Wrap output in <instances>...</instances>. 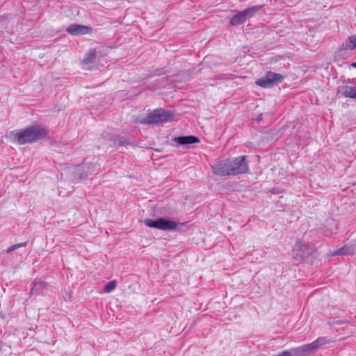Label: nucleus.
Returning a JSON list of instances; mask_svg holds the SVG:
<instances>
[{"instance_id":"nucleus-12","label":"nucleus","mask_w":356,"mask_h":356,"mask_svg":"<svg viewBox=\"0 0 356 356\" xmlns=\"http://www.w3.org/2000/svg\"><path fill=\"white\" fill-rule=\"evenodd\" d=\"M96 56H97V51L95 49H90L87 53L85 58L82 60L83 68L84 70H90V67H88V65L89 64L93 63L95 62Z\"/></svg>"},{"instance_id":"nucleus-4","label":"nucleus","mask_w":356,"mask_h":356,"mask_svg":"<svg viewBox=\"0 0 356 356\" xmlns=\"http://www.w3.org/2000/svg\"><path fill=\"white\" fill-rule=\"evenodd\" d=\"M93 168L94 165L92 164H83L70 168L67 172L72 174L71 180L77 183L86 179L93 172Z\"/></svg>"},{"instance_id":"nucleus-19","label":"nucleus","mask_w":356,"mask_h":356,"mask_svg":"<svg viewBox=\"0 0 356 356\" xmlns=\"http://www.w3.org/2000/svg\"><path fill=\"white\" fill-rule=\"evenodd\" d=\"M118 144L119 145H126V141L122 139V138H118Z\"/></svg>"},{"instance_id":"nucleus-18","label":"nucleus","mask_w":356,"mask_h":356,"mask_svg":"<svg viewBox=\"0 0 356 356\" xmlns=\"http://www.w3.org/2000/svg\"><path fill=\"white\" fill-rule=\"evenodd\" d=\"M26 245V242L22 243H17V244L13 245L10 247L8 248V249L7 250V252H10L12 251H14V250L18 249L19 248L24 247Z\"/></svg>"},{"instance_id":"nucleus-17","label":"nucleus","mask_w":356,"mask_h":356,"mask_svg":"<svg viewBox=\"0 0 356 356\" xmlns=\"http://www.w3.org/2000/svg\"><path fill=\"white\" fill-rule=\"evenodd\" d=\"M116 286L117 282L115 280L109 282L104 286V292L106 293H111L116 288Z\"/></svg>"},{"instance_id":"nucleus-7","label":"nucleus","mask_w":356,"mask_h":356,"mask_svg":"<svg viewBox=\"0 0 356 356\" xmlns=\"http://www.w3.org/2000/svg\"><path fill=\"white\" fill-rule=\"evenodd\" d=\"M284 76L278 73L268 72L265 76L257 79L255 83L261 88H271L282 82Z\"/></svg>"},{"instance_id":"nucleus-9","label":"nucleus","mask_w":356,"mask_h":356,"mask_svg":"<svg viewBox=\"0 0 356 356\" xmlns=\"http://www.w3.org/2000/svg\"><path fill=\"white\" fill-rule=\"evenodd\" d=\"M90 30L87 26L74 24L70 25L66 31L72 35H81L88 33Z\"/></svg>"},{"instance_id":"nucleus-2","label":"nucleus","mask_w":356,"mask_h":356,"mask_svg":"<svg viewBox=\"0 0 356 356\" xmlns=\"http://www.w3.org/2000/svg\"><path fill=\"white\" fill-rule=\"evenodd\" d=\"M47 134L45 128L38 125H33L17 133L15 139L20 145L34 143L44 138Z\"/></svg>"},{"instance_id":"nucleus-11","label":"nucleus","mask_w":356,"mask_h":356,"mask_svg":"<svg viewBox=\"0 0 356 356\" xmlns=\"http://www.w3.org/2000/svg\"><path fill=\"white\" fill-rule=\"evenodd\" d=\"M174 140L181 145L194 144L200 142L199 138L194 136L176 137Z\"/></svg>"},{"instance_id":"nucleus-21","label":"nucleus","mask_w":356,"mask_h":356,"mask_svg":"<svg viewBox=\"0 0 356 356\" xmlns=\"http://www.w3.org/2000/svg\"><path fill=\"white\" fill-rule=\"evenodd\" d=\"M352 66L356 68V62L352 63Z\"/></svg>"},{"instance_id":"nucleus-1","label":"nucleus","mask_w":356,"mask_h":356,"mask_svg":"<svg viewBox=\"0 0 356 356\" xmlns=\"http://www.w3.org/2000/svg\"><path fill=\"white\" fill-rule=\"evenodd\" d=\"M211 168L215 175L221 177L245 173L249 169L245 156L218 161Z\"/></svg>"},{"instance_id":"nucleus-15","label":"nucleus","mask_w":356,"mask_h":356,"mask_svg":"<svg viewBox=\"0 0 356 356\" xmlns=\"http://www.w3.org/2000/svg\"><path fill=\"white\" fill-rule=\"evenodd\" d=\"M298 250L301 251V252L300 253V256L302 258H305V257H306L307 254L309 253V250H311V248L309 245H307L306 244H302V245L297 244L294 248V250Z\"/></svg>"},{"instance_id":"nucleus-16","label":"nucleus","mask_w":356,"mask_h":356,"mask_svg":"<svg viewBox=\"0 0 356 356\" xmlns=\"http://www.w3.org/2000/svg\"><path fill=\"white\" fill-rule=\"evenodd\" d=\"M47 284L44 282L39 281L34 283L33 288L31 289V293H42V289L46 288Z\"/></svg>"},{"instance_id":"nucleus-13","label":"nucleus","mask_w":356,"mask_h":356,"mask_svg":"<svg viewBox=\"0 0 356 356\" xmlns=\"http://www.w3.org/2000/svg\"><path fill=\"white\" fill-rule=\"evenodd\" d=\"M355 250L356 245H344L343 247L339 248L337 250L333 252L331 255H350L355 254Z\"/></svg>"},{"instance_id":"nucleus-8","label":"nucleus","mask_w":356,"mask_h":356,"mask_svg":"<svg viewBox=\"0 0 356 356\" xmlns=\"http://www.w3.org/2000/svg\"><path fill=\"white\" fill-rule=\"evenodd\" d=\"M327 342V339L325 337H319L314 341L294 350V352L300 356H304L305 353L316 350Z\"/></svg>"},{"instance_id":"nucleus-10","label":"nucleus","mask_w":356,"mask_h":356,"mask_svg":"<svg viewBox=\"0 0 356 356\" xmlns=\"http://www.w3.org/2000/svg\"><path fill=\"white\" fill-rule=\"evenodd\" d=\"M356 88L350 86H341L338 88L337 94L345 97L353 99Z\"/></svg>"},{"instance_id":"nucleus-5","label":"nucleus","mask_w":356,"mask_h":356,"mask_svg":"<svg viewBox=\"0 0 356 356\" xmlns=\"http://www.w3.org/2000/svg\"><path fill=\"white\" fill-rule=\"evenodd\" d=\"M143 222L147 227L164 231L175 230L177 229L178 225H180L173 220L163 218H159L154 220L147 218L145 219Z\"/></svg>"},{"instance_id":"nucleus-6","label":"nucleus","mask_w":356,"mask_h":356,"mask_svg":"<svg viewBox=\"0 0 356 356\" xmlns=\"http://www.w3.org/2000/svg\"><path fill=\"white\" fill-rule=\"evenodd\" d=\"M261 6H254L248 8H246L242 11L238 12L234 16L230 19V24L232 26H237L243 24L247 21L248 19L252 17L260 9Z\"/></svg>"},{"instance_id":"nucleus-20","label":"nucleus","mask_w":356,"mask_h":356,"mask_svg":"<svg viewBox=\"0 0 356 356\" xmlns=\"http://www.w3.org/2000/svg\"><path fill=\"white\" fill-rule=\"evenodd\" d=\"M277 356H291V354L289 351H284L282 353L279 354Z\"/></svg>"},{"instance_id":"nucleus-14","label":"nucleus","mask_w":356,"mask_h":356,"mask_svg":"<svg viewBox=\"0 0 356 356\" xmlns=\"http://www.w3.org/2000/svg\"><path fill=\"white\" fill-rule=\"evenodd\" d=\"M345 50H353L356 47V35L348 37L346 41L342 44Z\"/></svg>"},{"instance_id":"nucleus-3","label":"nucleus","mask_w":356,"mask_h":356,"mask_svg":"<svg viewBox=\"0 0 356 356\" xmlns=\"http://www.w3.org/2000/svg\"><path fill=\"white\" fill-rule=\"evenodd\" d=\"M173 113L163 109H156L140 121L143 124L164 123L172 120Z\"/></svg>"}]
</instances>
